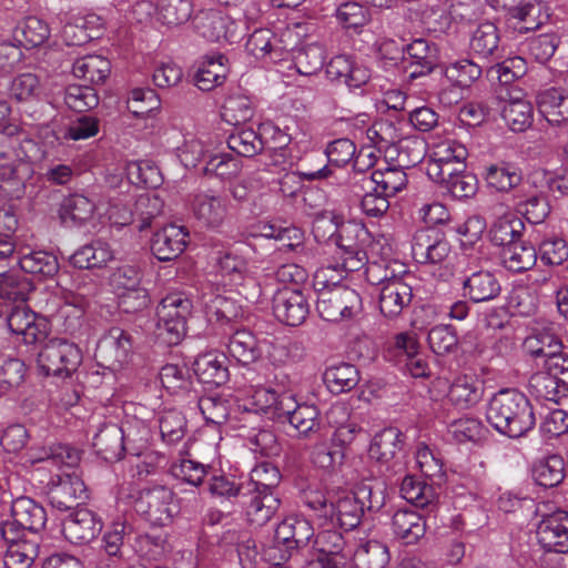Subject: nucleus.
I'll use <instances>...</instances> for the list:
<instances>
[{
    "label": "nucleus",
    "mask_w": 568,
    "mask_h": 568,
    "mask_svg": "<svg viewBox=\"0 0 568 568\" xmlns=\"http://www.w3.org/2000/svg\"><path fill=\"white\" fill-rule=\"evenodd\" d=\"M282 405L283 420L297 432L300 438H311L320 434L323 428L321 413L313 404H297L294 396L285 397Z\"/></svg>",
    "instance_id": "9b49d317"
},
{
    "label": "nucleus",
    "mask_w": 568,
    "mask_h": 568,
    "mask_svg": "<svg viewBox=\"0 0 568 568\" xmlns=\"http://www.w3.org/2000/svg\"><path fill=\"white\" fill-rule=\"evenodd\" d=\"M540 2L530 0L513 6L506 11L507 21L520 33L539 29L548 19Z\"/></svg>",
    "instance_id": "393cba45"
},
{
    "label": "nucleus",
    "mask_w": 568,
    "mask_h": 568,
    "mask_svg": "<svg viewBox=\"0 0 568 568\" xmlns=\"http://www.w3.org/2000/svg\"><path fill=\"white\" fill-rule=\"evenodd\" d=\"M280 481L278 468L268 462L260 463L251 470L250 480L244 485L247 491L244 503L252 525L264 526L278 510L281 499L275 489Z\"/></svg>",
    "instance_id": "f03ea898"
},
{
    "label": "nucleus",
    "mask_w": 568,
    "mask_h": 568,
    "mask_svg": "<svg viewBox=\"0 0 568 568\" xmlns=\"http://www.w3.org/2000/svg\"><path fill=\"white\" fill-rule=\"evenodd\" d=\"M130 444L129 435L115 423H103L93 436L92 446L102 459L109 463L120 460L126 450H131L125 445Z\"/></svg>",
    "instance_id": "2eb2a0df"
},
{
    "label": "nucleus",
    "mask_w": 568,
    "mask_h": 568,
    "mask_svg": "<svg viewBox=\"0 0 568 568\" xmlns=\"http://www.w3.org/2000/svg\"><path fill=\"white\" fill-rule=\"evenodd\" d=\"M501 262L505 268L513 273H524L537 263V248L529 242L517 241L501 251Z\"/></svg>",
    "instance_id": "f704fd0d"
},
{
    "label": "nucleus",
    "mask_w": 568,
    "mask_h": 568,
    "mask_svg": "<svg viewBox=\"0 0 568 568\" xmlns=\"http://www.w3.org/2000/svg\"><path fill=\"white\" fill-rule=\"evenodd\" d=\"M293 62L296 71L301 75H314L320 72L324 65V48L317 43L302 47L295 51Z\"/></svg>",
    "instance_id": "603ef678"
},
{
    "label": "nucleus",
    "mask_w": 568,
    "mask_h": 568,
    "mask_svg": "<svg viewBox=\"0 0 568 568\" xmlns=\"http://www.w3.org/2000/svg\"><path fill=\"white\" fill-rule=\"evenodd\" d=\"M222 540L229 544H236L239 560L243 568H255L258 558V551L255 540L252 539L246 532L229 530L223 534Z\"/></svg>",
    "instance_id": "680f3d73"
},
{
    "label": "nucleus",
    "mask_w": 568,
    "mask_h": 568,
    "mask_svg": "<svg viewBox=\"0 0 568 568\" xmlns=\"http://www.w3.org/2000/svg\"><path fill=\"white\" fill-rule=\"evenodd\" d=\"M162 386L172 395L180 396L191 404L197 399V390L191 371L185 365L166 364L160 371Z\"/></svg>",
    "instance_id": "b1692460"
},
{
    "label": "nucleus",
    "mask_w": 568,
    "mask_h": 568,
    "mask_svg": "<svg viewBox=\"0 0 568 568\" xmlns=\"http://www.w3.org/2000/svg\"><path fill=\"white\" fill-rule=\"evenodd\" d=\"M447 81L459 90L469 89L483 74V67L470 59H459L444 69Z\"/></svg>",
    "instance_id": "37998d69"
},
{
    "label": "nucleus",
    "mask_w": 568,
    "mask_h": 568,
    "mask_svg": "<svg viewBox=\"0 0 568 568\" xmlns=\"http://www.w3.org/2000/svg\"><path fill=\"white\" fill-rule=\"evenodd\" d=\"M64 103L74 112H87L99 104V97L92 87L72 84L64 91Z\"/></svg>",
    "instance_id": "e2e57ef3"
},
{
    "label": "nucleus",
    "mask_w": 568,
    "mask_h": 568,
    "mask_svg": "<svg viewBox=\"0 0 568 568\" xmlns=\"http://www.w3.org/2000/svg\"><path fill=\"white\" fill-rule=\"evenodd\" d=\"M193 302L183 292L164 296L156 307V338L168 346L178 345L186 335V323Z\"/></svg>",
    "instance_id": "7ed1b4c3"
},
{
    "label": "nucleus",
    "mask_w": 568,
    "mask_h": 568,
    "mask_svg": "<svg viewBox=\"0 0 568 568\" xmlns=\"http://www.w3.org/2000/svg\"><path fill=\"white\" fill-rule=\"evenodd\" d=\"M82 361L81 351L64 339L52 338L38 352V371L45 376L69 377Z\"/></svg>",
    "instance_id": "20e7f679"
},
{
    "label": "nucleus",
    "mask_w": 568,
    "mask_h": 568,
    "mask_svg": "<svg viewBox=\"0 0 568 568\" xmlns=\"http://www.w3.org/2000/svg\"><path fill=\"white\" fill-rule=\"evenodd\" d=\"M531 356L545 357V371L568 388V355L556 349H546L544 346H540L531 351Z\"/></svg>",
    "instance_id": "0e129e2a"
},
{
    "label": "nucleus",
    "mask_w": 568,
    "mask_h": 568,
    "mask_svg": "<svg viewBox=\"0 0 568 568\" xmlns=\"http://www.w3.org/2000/svg\"><path fill=\"white\" fill-rule=\"evenodd\" d=\"M503 119L513 132H525L534 122V106L530 101L511 95L504 104Z\"/></svg>",
    "instance_id": "58836bf2"
},
{
    "label": "nucleus",
    "mask_w": 568,
    "mask_h": 568,
    "mask_svg": "<svg viewBox=\"0 0 568 568\" xmlns=\"http://www.w3.org/2000/svg\"><path fill=\"white\" fill-rule=\"evenodd\" d=\"M195 32L211 42L222 40L233 43L239 39L236 23L226 14L216 10L201 11L193 19Z\"/></svg>",
    "instance_id": "9d476101"
},
{
    "label": "nucleus",
    "mask_w": 568,
    "mask_h": 568,
    "mask_svg": "<svg viewBox=\"0 0 568 568\" xmlns=\"http://www.w3.org/2000/svg\"><path fill=\"white\" fill-rule=\"evenodd\" d=\"M59 272V263L55 255L45 251H38V284L42 280H48V284L43 290L50 292V298L47 300V312L51 315L59 305V283L55 281V275Z\"/></svg>",
    "instance_id": "79ce46f5"
},
{
    "label": "nucleus",
    "mask_w": 568,
    "mask_h": 568,
    "mask_svg": "<svg viewBox=\"0 0 568 568\" xmlns=\"http://www.w3.org/2000/svg\"><path fill=\"white\" fill-rule=\"evenodd\" d=\"M534 480L545 488L558 486L565 478V460L558 455L536 462L532 466Z\"/></svg>",
    "instance_id": "de8ad7c7"
},
{
    "label": "nucleus",
    "mask_w": 568,
    "mask_h": 568,
    "mask_svg": "<svg viewBox=\"0 0 568 568\" xmlns=\"http://www.w3.org/2000/svg\"><path fill=\"white\" fill-rule=\"evenodd\" d=\"M483 178L488 187L509 193L521 184L523 170L514 162L499 160L484 168Z\"/></svg>",
    "instance_id": "5701e85b"
},
{
    "label": "nucleus",
    "mask_w": 568,
    "mask_h": 568,
    "mask_svg": "<svg viewBox=\"0 0 568 568\" xmlns=\"http://www.w3.org/2000/svg\"><path fill=\"white\" fill-rule=\"evenodd\" d=\"M316 310L327 322H339L357 316L363 310L361 295L347 286H335L318 293Z\"/></svg>",
    "instance_id": "39448f33"
},
{
    "label": "nucleus",
    "mask_w": 568,
    "mask_h": 568,
    "mask_svg": "<svg viewBox=\"0 0 568 568\" xmlns=\"http://www.w3.org/2000/svg\"><path fill=\"white\" fill-rule=\"evenodd\" d=\"M10 312L7 322L10 331L23 335L27 343H36V313L26 304L24 297L19 300Z\"/></svg>",
    "instance_id": "09e8293b"
},
{
    "label": "nucleus",
    "mask_w": 568,
    "mask_h": 568,
    "mask_svg": "<svg viewBox=\"0 0 568 568\" xmlns=\"http://www.w3.org/2000/svg\"><path fill=\"white\" fill-rule=\"evenodd\" d=\"M135 551L149 560H159L168 551L166 535L161 531L141 534L135 538Z\"/></svg>",
    "instance_id": "338daca9"
},
{
    "label": "nucleus",
    "mask_w": 568,
    "mask_h": 568,
    "mask_svg": "<svg viewBox=\"0 0 568 568\" xmlns=\"http://www.w3.org/2000/svg\"><path fill=\"white\" fill-rule=\"evenodd\" d=\"M273 313L280 322L288 326H298L305 322L310 313L307 297L301 288L284 286L273 296Z\"/></svg>",
    "instance_id": "1a4fd4ad"
},
{
    "label": "nucleus",
    "mask_w": 568,
    "mask_h": 568,
    "mask_svg": "<svg viewBox=\"0 0 568 568\" xmlns=\"http://www.w3.org/2000/svg\"><path fill=\"white\" fill-rule=\"evenodd\" d=\"M324 383L333 394H342L353 389L359 382L358 369L348 363L328 366L323 374Z\"/></svg>",
    "instance_id": "a19ab883"
},
{
    "label": "nucleus",
    "mask_w": 568,
    "mask_h": 568,
    "mask_svg": "<svg viewBox=\"0 0 568 568\" xmlns=\"http://www.w3.org/2000/svg\"><path fill=\"white\" fill-rule=\"evenodd\" d=\"M537 537L546 551L568 552V513L557 510L546 515L537 527Z\"/></svg>",
    "instance_id": "f8f14e48"
},
{
    "label": "nucleus",
    "mask_w": 568,
    "mask_h": 568,
    "mask_svg": "<svg viewBox=\"0 0 568 568\" xmlns=\"http://www.w3.org/2000/svg\"><path fill=\"white\" fill-rule=\"evenodd\" d=\"M486 418L499 434L509 438H520L536 425L529 399L513 388L501 389L490 398Z\"/></svg>",
    "instance_id": "f257e3e1"
},
{
    "label": "nucleus",
    "mask_w": 568,
    "mask_h": 568,
    "mask_svg": "<svg viewBox=\"0 0 568 568\" xmlns=\"http://www.w3.org/2000/svg\"><path fill=\"white\" fill-rule=\"evenodd\" d=\"M499 42L498 28L495 23L486 21L478 24L474 30L469 48L478 58L497 60L503 57V49Z\"/></svg>",
    "instance_id": "cd10ccee"
},
{
    "label": "nucleus",
    "mask_w": 568,
    "mask_h": 568,
    "mask_svg": "<svg viewBox=\"0 0 568 568\" xmlns=\"http://www.w3.org/2000/svg\"><path fill=\"white\" fill-rule=\"evenodd\" d=\"M426 153V143L417 136L402 139L397 144V161L399 168H410L420 163Z\"/></svg>",
    "instance_id": "774afa93"
},
{
    "label": "nucleus",
    "mask_w": 568,
    "mask_h": 568,
    "mask_svg": "<svg viewBox=\"0 0 568 568\" xmlns=\"http://www.w3.org/2000/svg\"><path fill=\"white\" fill-rule=\"evenodd\" d=\"M40 118L42 121L38 123V138H41L45 145H54L61 139L62 128L58 120V111L51 101L41 102Z\"/></svg>",
    "instance_id": "6e6d98bb"
},
{
    "label": "nucleus",
    "mask_w": 568,
    "mask_h": 568,
    "mask_svg": "<svg viewBox=\"0 0 568 568\" xmlns=\"http://www.w3.org/2000/svg\"><path fill=\"white\" fill-rule=\"evenodd\" d=\"M450 253L444 233L434 227L417 230L412 241V256L419 264H437Z\"/></svg>",
    "instance_id": "6e6552de"
},
{
    "label": "nucleus",
    "mask_w": 568,
    "mask_h": 568,
    "mask_svg": "<svg viewBox=\"0 0 568 568\" xmlns=\"http://www.w3.org/2000/svg\"><path fill=\"white\" fill-rule=\"evenodd\" d=\"M156 8L162 23L176 27L189 21L193 7L190 0H159Z\"/></svg>",
    "instance_id": "13d9d810"
},
{
    "label": "nucleus",
    "mask_w": 568,
    "mask_h": 568,
    "mask_svg": "<svg viewBox=\"0 0 568 568\" xmlns=\"http://www.w3.org/2000/svg\"><path fill=\"white\" fill-rule=\"evenodd\" d=\"M163 200L156 194L143 193L133 204L135 220L139 221L138 230L144 231L152 225V221L162 214Z\"/></svg>",
    "instance_id": "4d7b16f0"
},
{
    "label": "nucleus",
    "mask_w": 568,
    "mask_h": 568,
    "mask_svg": "<svg viewBox=\"0 0 568 568\" xmlns=\"http://www.w3.org/2000/svg\"><path fill=\"white\" fill-rule=\"evenodd\" d=\"M525 224L515 213H506L494 221L489 229L493 244L506 247L519 241L524 234Z\"/></svg>",
    "instance_id": "4c0bfd02"
},
{
    "label": "nucleus",
    "mask_w": 568,
    "mask_h": 568,
    "mask_svg": "<svg viewBox=\"0 0 568 568\" xmlns=\"http://www.w3.org/2000/svg\"><path fill=\"white\" fill-rule=\"evenodd\" d=\"M52 479L48 490V499L52 508L60 511L78 507L88 498L87 487L83 479L73 473H63Z\"/></svg>",
    "instance_id": "0eeeda50"
},
{
    "label": "nucleus",
    "mask_w": 568,
    "mask_h": 568,
    "mask_svg": "<svg viewBox=\"0 0 568 568\" xmlns=\"http://www.w3.org/2000/svg\"><path fill=\"white\" fill-rule=\"evenodd\" d=\"M352 556L357 568H386L389 562L387 546L377 540L361 544Z\"/></svg>",
    "instance_id": "3c124183"
},
{
    "label": "nucleus",
    "mask_w": 568,
    "mask_h": 568,
    "mask_svg": "<svg viewBox=\"0 0 568 568\" xmlns=\"http://www.w3.org/2000/svg\"><path fill=\"white\" fill-rule=\"evenodd\" d=\"M268 141L253 129H240L232 132L227 138V146L236 154L245 158H253L260 154Z\"/></svg>",
    "instance_id": "49530a36"
},
{
    "label": "nucleus",
    "mask_w": 568,
    "mask_h": 568,
    "mask_svg": "<svg viewBox=\"0 0 568 568\" xmlns=\"http://www.w3.org/2000/svg\"><path fill=\"white\" fill-rule=\"evenodd\" d=\"M412 67H416L410 73L412 78L430 73L438 63V50L435 43L418 38L405 47Z\"/></svg>",
    "instance_id": "7c9ffc66"
},
{
    "label": "nucleus",
    "mask_w": 568,
    "mask_h": 568,
    "mask_svg": "<svg viewBox=\"0 0 568 568\" xmlns=\"http://www.w3.org/2000/svg\"><path fill=\"white\" fill-rule=\"evenodd\" d=\"M412 298L413 288L405 277L393 280L379 290V311L385 317L396 318L410 305Z\"/></svg>",
    "instance_id": "4be33fe9"
},
{
    "label": "nucleus",
    "mask_w": 568,
    "mask_h": 568,
    "mask_svg": "<svg viewBox=\"0 0 568 568\" xmlns=\"http://www.w3.org/2000/svg\"><path fill=\"white\" fill-rule=\"evenodd\" d=\"M224 354L205 353L199 355L193 364L194 374L204 384L221 386L229 381L230 373Z\"/></svg>",
    "instance_id": "bb28decb"
},
{
    "label": "nucleus",
    "mask_w": 568,
    "mask_h": 568,
    "mask_svg": "<svg viewBox=\"0 0 568 568\" xmlns=\"http://www.w3.org/2000/svg\"><path fill=\"white\" fill-rule=\"evenodd\" d=\"M252 101L243 94H231L222 106V119L232 125H239L253 116Z\"/></svg>",
    "instance_id": "bf43d9fd"
},
{
    "label": "nucleus",
    "mask_w": 568,
    "mask_h": 568,
    "mask_svg": "<svg viewBox=\"0 0 568 568\" xmlns=\"http://www.w3.org/2000/svg\"><path fill=\"white\" fill-rule=\"evenodd\" d=\"M403 445V433L396 427H387L374 436L368 455L383 465H388L390 462L396 463Z\"/></svg>",
    "instance_id": "a878e982"
},
{
    "label": "nucleus",
    "mask_w": 568,
    "mask_h": 568,
    "mask_svg": "<svg viewBox=\"0 0 568 568\" xmlns=\"http://www.w3.org/2000/svg\"><path fill=\"white\" fill-rule=\"evenodd\" d=\"M216 266L221 276L232 286H242L253 281L247 260L234 251L220 253Z\"/></svg>",
    "instance_id": "72a5a7b5"
},
{
    "label": "nucleus",
    "mask_w": 568,
    "mask_h": 568,
    "mask_svg": "<svg viewBox=\"0 0 568 568\" xmlns=\"http://www.w3.org/2000/svg\"><path fill=\"white\" fill-rule=\"evenodd\" d=\"M364 516L363 506L353 494H336L331 500L329 513L323 526H338L344 530L356 528Z\"/></svg>",
    "instance_id": "a211bd4d"
},
{
    "label": "nucleus",
    "mask_w": 568,
    "mask_h": 568,
    "mask_svg": "<svg viewBox=\"0 0 568 568\" xmlns=\"http://www.w3.org/2000/svg\"><path fill=\"white\" fill-rule=\"evenodd\" d=\"M285 397H292V394L285 390L277 392L271 387H261L254 390L252 400L256 410L271 414L273 418L283 420L282 405H284Z\"/></svg>",
    "instance_id": "5fc2aeb1"
},
{
    "label": "nucleus",
    "mask_w": 568,
    "mask_h": 568,
    "mask_svg": "<svg viewBox=\"0 0 568 568\" xmlns=\"http://www.w3.org/2000/svg\"><path fill=\"white\" fill-rule=\"evenodd\" d=\"M447 398L455 407L467 409L479 400L480 393L467 376H463L456 378L450 385Z\"/></svg>",
    "instance_id": "052dcab7"
},
{
    "label": "nucleus",
    "mask_w": 568,
    "mask_h": 568,
    "mask_svg": "<svg viewBox=\"0 0 568 568\" xmlns=\"http://www.w3.org/2000/svg\"><path fill=\"white\" fill-rule=\"evenodd\" d=\"M94 209V203L87 196L73 194L63 201L60 215L63 221L70 219L74 224L80 225L91 219Z\"/></svg>",
    "instance_id": "69168bd1"
},
{
    "label": "nucleus",
    "mask_w": 568,
    "mask_h": 568,
    "mask_svg": "<svg viewBox=\"0 0 568 568\" xmlns=\"http://www.w3.org/2000/svg\"><path fill=\"white\" fill-rule=\"evenodd\" d=\"M111 71L108 59L98 54L79 58L72 65L74 77L83 79L92 84L103 83Z\"/></svg>",
    "instance_id": "c03bdc74"
},
{
    "label": "nucleus",
    "mask_w": 568,
    "mask_h": 568,
    "mask_svg": "<svg viewBox=\"0 0 568 568\" xmlns=\"http://www.w3.org/2000/svg\"><path fill=\"white\" fill-rule=\"evenodd\" d=\"M361 183L376 187L382 194L395 196L407 185V175L398 165L387 164L383 169L373 170L369 176L363 175Z\"/></svg>",
    "instance_id": "c756f323"
},
{
    "label": "nucleus",
    "mask_w": 568,
    "mask_h": 568,
    "mask_svg": "<svg viewBox=\"0 0 568 568\" xmlns=\"http://www.w3.org/2000/svg\"><path fill=\"white\" fill-rule=\"evenodd\" d=\"M187 236L189 232L184 226L165 225L154 233L151 241V251L159 261H172L184 252Z\"/></svg>",
    "instance_id": "6ab92c4d"
},
{
    "label": "nucleus",
    "mask_w": 568,
    "mask_h": 568,
    "mask_svg": "<svg viewBox=\"0 0 568 568\" xmlns=\"http://www.w3.org/2000/svg\"><path fill=\"white\" fill-rule=\"evenodd\" d=\"M539 112L551 125H560L568 120V95L556 88L547 89L537 95Z\"/></svg>",
    "instance_id": "473e14b6"
},
{
    "label": "nucleus",
    "mask_w": 568,
    "mask_h": 568,
    "mask_svg": "<svg viewBox=\"0 0 568 568\" xmlns=\"http://www.w3.org/2000/svg\"><path fill=\"white\" fill-rule=\"evenodd\" d=\"M462 295L473 303H485L497 298L501 285L496 275L488 270L470 271L462 280Z\"/></svg>",
    "instance_id": "dca6fc26"
},
{
    "label": "nucleus",
    "mask_w": 568,
    "mask_h": 568,
    "mask_svg": "<svg viewBox=\"0 0 568 568\" xmlns=\"http://www.w3.org/2000/svg\"><path fill=\"white\" fill-rule=\"evenodd\" d=\"M244 485L245 483H237L234 477L225 474L213 475L209 480V491L213 496L234 500L247 516V505L244 503L247 491Z\"/></svg>",
    "instance_id": "8fccbe9b"
},
{
    "label": "nucleus",
    "mask_w": 568,
    "mask_h": 568,
    "mask_svg": "<svg viewBox=\"0 0 568 568\" xmlns=\"http://www.w3.org/2000/svg\"><path fill=\"white\" fill-rule=\"evenodd\" d=\"M81 459V452L68 444H52L38 449V463H51L55 466L75 467Z\"/></svg>",
    "instance_id": "864d4df0"
},
{
    "label": "nucleus",
    "mask_w": 568,
    "mask_h": 568,
    "mask_svg": "<svg viewBox=\"0 0 568 568\" xmlns=\"http://www.w3.org/2000/svg\"><path fill=\"white\" fill-rule=\"evenodd\" d=\"M102 529V521L88 508H78L63 523L61 531L65 538L77 545L87 544Z\"/></svg>",
    "instance_id": "f3484780"
},
{
    "label": "nucleus",
    "mask_w": 568,
    "mask_h": 568,
    "mask_svg": "<svg viewBox=\"0 0 568 568\" xmlns=\"http://www.w3.org/2000/svg\"><path fill=\"white\" fill-rule=\"evenodd\" d=\"M225 55H207L201 62L195 75L194 83L201 91H211L221 85L227 73Z\"/></svg>",
    "instance_id": "e433bc0d"
},
{
    "label": "nucleus",
    "mask_w": 568,
    "mask_h": 568,
    "mask_svg": "<svg viewBox=\"0 0 568 568\" xmlns=\"http://www.w3.org/2000/svg\"><path fill=\"white\" fill-rule=\"evenodd\" d=\"M223 334L226 339L224 345L227 353L237 363L245 366L255 363L262 357L258 341L248 329L231 326L229 332L225 329Z\"/></svg>",
    "instance_id": "aec40b11"
},
{
    "label": "nucleus",
    "mask_w": 568,
    "mask_h": 568,
    "mask_svg": "<svg viewBox=\"0 0 568 568\" xmlns=\"http://www.w3.org/2000/svg\"><path fill=\"white\" fill-rule=\"evenodd\" d=\"M326 77L335 84H344L349 90L365 85L371 79V71L349 55L339 54L326 65Z\"/></svg>",
    "instance_id": "ddd939ff"
},
{
    "label": "nucleus",
    "mask_w": 568,
    "mask_h": 568,
    "mask_svg": "<svg viewBox=\"0 0 568 568\" xmlns=\"http://www.w3.org/2000/svg\"><path fill=\"white\" fill-rule=\"evenodd\" d=\"M314 537L312 524L300 516L284 518L275 529V539L290 551L300 550L308 546Z\"/></svg>",
    "instance_id": "412c9836"
},
{
    "label": "nucleus",
    "mask_w": 568,
    "mask_h": 568,
    "mask_svg": "<svg viewBox=\"0 0 568 568\" xmlns=\"http://www.w3.org/2000/svg\"><path fill=\"white\" fill-rule=\"evenodd\" d=\"M394 535L406 545L417 542L426 532L423 515L412 509H398L392 518Z\"/></svg>",
    "instance_id": "c85d7f7f"
},
{
    "label": "nucleus",
    "mask_w": 568,
    "mask_h": 568,
    "mask_svg": "<svg viewBox=\"0 0 568 568\" xmlns=\"http://www.w3.org/2000/svg\"><path fill=\"white\" fill-rule=\"evenodd\" d=\"M172 489L165 486H154L140 493L135 500V510L153 526H165L173 517Z\"/></svg>",
    "instance_id": "423d86ee"
},
{
    "label": "nucleus",
    "mask_w": 568,
    "mask_h": 568,
    "mask_svg": "<svg viewBox=\"0 0 568 568\" xmlns=\"http://www.w3.org/2000/svg\"><path fill=\"white\" fill-rule=\"evenodd\" d=\"M313 549L316 556H325L341 562H347L352 556V549H348L342 532L333 528L320 531L313 540Z\"/></svg>",
    "instance_id": "c9c22d12"
},
{
    "label": "nucleus",
    "mask_w": 568,
    "mask_h": 568,
    "mask_svg": "<svg viewBox=\"0 0 568 568\" xmlns=\"http://www.w3.org/2000/svg\"><path fill=\"white\" fill-rule=\"evenodd\" d=\"M528 385L530 395L537 399L558 403L568 396V388L546 371L532 374Z\"/></svg>",
    "instance_id": "a18cd8bd"
},
{
    "label": "nucleus",
    "mask_w": 568,
    "mask_h": 568,
    "mask_svg": "<svg viewBox=\"0 0 568 568\" xmlns=\"http://www.w3.org/2000/svg\"><path fill=\"white\" fill-rule=\"evenodd\" d=\"M193 216L205 227H220L227 215V201L211 192L199 191L190 195Z\"/></svg>",
    "instance_id": "4468645a"
},
{
    "label": "nucleus",
    "mask_w": 568,
    "mask_h": 568,
    "mask_svg": "<svg viewBox=\"0 0 568 568\" xmlns=\"http://www.w3.org/2000/svg\"><path fill=\"white\" fill-rule=\"evenodd\" d=\"M112 258L113 253L108 243L93 241L78 248L70 257V262L78 268L89 270L102 267Z\"/></svg>",
    "instance_id": "ea45409f"
},
{
    "label": "nucleus",
    "mask_w": 568,
    "mask_h": 568,
    "mask_svg": "<svg viewBox=\"0 0 568 568\" xmlns=\"http://www.w3.org/2000/svg\"><path fill=\"white\" fill-rule=\"evenodd\" d=\"M399 491L402 497L415 507L428 509V511H434L436 508L438 496L433 484H427L413 475H406L400 483Z\"/></svg>",
    "instance_id": "2f4dec72"
}]
</instances>
